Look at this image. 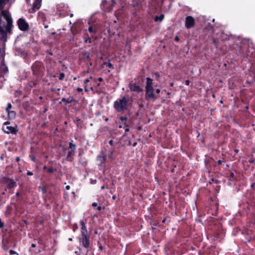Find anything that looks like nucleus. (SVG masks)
Listing matches in <instances>:
<instances>
[{
    "mask_svg": "<svg viewBox=\"0 0 255 255\" xmlns=\"http://www.w3.org/2000/svg\"><path fill=\"white\" fill-rule=\"evenodd\" d=\"M146 82L145 87V98L148 101H155L158 98L156 94L160 92L159 88L154 89L153 87V80L149 77L146 78Z\"/></svg>",
    "mask_w": 255,
    "mask_h": 255,
    "instance_id": "nucleus-1",
    "label": "nucleus"
},
{
    "mask_svg": "<svg viewBox=\"0 0 255 255\" xmlns=\"http://www.w3.org/2000/svg\"><path fill=\"white\" fill-rule=\"evenodd\" d=\"M128 100L127 97H122L114 102V108L118 112H124L128 109Z\"/></svg>",
    "mask_w": 255,
    "mask_h": 255,
    "instance_id": "nucleus-2",
    "label": "nucleus"
},
{
    "mask_svg": "<svg viewBox=\"0 0 255 255\" xmlns=\"http://www.w3.org/2000/svg\"><path fill=\"white\" fill-rule=\"evenodd\" d=\"M10 123L9 122H5L3 124L2 130L7 134H16L18 132L17 126L15 125L14 127L9 126Z\"/></svg>",
    "mask_w": 255,
    "mask_h": 255,
    "instance_id": "nucleus-3",
    "label": "nucleus"
},
{
    "mask_svg": "<svg viewBox=\"0 0 255 255\" xmlns=\"http://www.w3.org/2000/svg\"><path fill=\"white\" fill-rule=\"evenodd\" d=\"M44 69L43 64L39 61H35L31 66L32 74L36 76L40 75L43 72Z\"/></svg>",
    "mask_w": 255,
    "mask_h": 255,
    "instance_id": "nucleus-4",
    "label": "nucleus"
},
{
    "mask_svg": "<svg viewBox=\"0 0 255 255\" xmlns=\"http://www.w3.org/2000/svg\"><path fill=\"white\" fill-rule=\"evenodd\" d=\"M79 241L84 248L88 249L90 248V236L89 234L81 235Z\"/></svg>",
    "mask_w": 255,
    "mask_h": 255,
    "instance_id": "nucleus-5",
    "label": "nucleus"
},
{
    "mask_svg": "<svg viewBox=\"0 0 255 255\" xmlns=\"http://www.w3.org/2000/svg\"><path fill=\"white\" fill-rule=\"evenodd\" d=\"M17 25L18 28L23 31L27 30L29 29V24L23 18H20L18 19Z\"/></svg>",
    "mask_w": 255,
    "mask_h": 255,
    "instance_id": "nucleus-6",
    "label": "nucleus"
},
{
    "mask_svg": "<svg viewBox=\"0 0 255 255\" xmlns=\"http://www.w3.org/2000/svg\"><path fill=\"white\" fill-rule=\"evenodd\" d=\"M2 181L4 183H7L6 189H11L16 186V183L12 179L4 177L2 178Z\"/></svg>",
    "mask_w": 255,
    "mask_h": 255,
    "instance_id": "nucleus-7",
    "label": "nucleus"
},
{
    "mask_svg": "<svg viewBox=\"0 0 255 255\" xmlns=\"http://www.w3.org/2000/svg\"><path fill=\"white\" fill-rule=\"evenodd\" d=\"M195 21L194 17L192 16H187L185 18V26L186 28L190 29L194 26Z\"/></svg>",
    "mask_w": 255,
    "mask_h": 255,
    "instance_id": "nucleus-8",
    "label": "nucleus"
},
{
    "mask_svg": "<svg viewBox=\"0 0 255 255\" xmlns=\"http://www.w3.org/2000/svg\"><path fill=\"white\" fill-rule=\"evenodd\" d=\"M107 154L101 151L100 154L98 156V159L99 161V165L101 166L105 167V163L106 160Z\"/></svg>",
    "mask_w": 255,
    "mask_h": 255,
    "instance_id": "nucleus-9",
    "label": "nucleus"
},
{
    "mask_svg": "<svg viewBox=\"0 0 255 255\" xmlns=\"http://www.w3.org/2000/svg\"><path fill=\"white\" fill-rule=\"evenodd\" d=\"M129 88L131 91L139 93L143 91L142 89L136 83H130Z\"/></svg>",
    "mask_w": 255,
    "mask_h": 255,
    "instance_id": "nucleus-10",
    "label": "nucleus"
},
{
    "mask_svg": "<svg viewBox=\"0 0 255 255\" xmlns=\"http://www.w3.org/2000/svg\"><path fill=\"white\" fill-rule=\"evenodd\" d=\"M29 251L32 254H38L41 253V248L36 245L35 243H32L31 245V247L29 248Z\"/></svg>",
    "mask_w": 255,
    "mask_h": 255,
    "instance_id": "nucleus-11",
    "label": "nucleus"
},
{
    "mask_svg": "<svg viewBox=\"0 0 255 255\" xmlns=\"http://www.w3.org/2000/svg\"><path fill=\"white\" fill-rule=\"evenodd\" d=\"M41 1L39 0H35L33 3L32 7L29 9V12L30 13L35 12L37 10L39 9L41 6Z\"/></svg>",
    "mask_w": 255,
    "mask_h": 255,
    "instance_id": "nucleus-12",
    "label": "nucleus"
},
{
    "mask_svg": "<svg viewBox=\"0 0 255 255\" xmlns=\"http://www.w3.org/2000/svg\"><path fill=\"white\" fill-rule=\"evenodd\" d=\"M80 224L81 226V235H88V231L85 223L83 220H80Z\"/></svg>",
    "mask_w": 255,
    "mask_h": 255,
    "instance_id": "nucleus-13",
    "label": "nucleus"
},
{
    "mask_svg": "<svg viewBox=\"0 0 255 255\" xmlns=\"http://www.w3.org/2000/svg\"><path fill=\"white\" fill-rule=\"evenodd\" d=\"M75 102H76V100L74 98L72 97H69L68 98H63L59 103L62 104V102H64L65 105H67L68 104H71Z\"/></svg>",
    "mask_w": 255,
    "mask_h": 255,
    "instance_id": "nucleus-14",
    "label": "nucleus"
},
{
    "mask_svg": "<svg viewBox=\"0 0 255 255\" xmlns=\"http://www.w3.org/2000/svg\"><path fill=\"white\" fill-rule=\"evenodd\" d=\"M83 59H85V62H90L91 59L90 56V53L88 51H85L82 52Z\"/></svg>",
    "mask_w": 255,
    "mask_h": 255,
    "instance_id": "nucleus-15",
    "label": "nucleus"
},
{
    "mask_svg": "<svg viewBox=\"0 0 255 255\" xmlns=\"http://www.w3.org/2000/svg\"><path fill=\"white\" fill-rule=\"evenodd\" d=\"M12 211V207L11 206L7 205L6 207L5 211V215L6 216L8 217L11 215Z\"/></svg>",
    "mask_w": 255,
    "mask_h": 255,
    "instance_id": "nucleus-16",
    "label": "nucleus"
},
{
    "mask_svg": "<svg viewBox=\"0 0 255 255\" xmlns=\"http://www.w3.org/2000/svg\"><path fill=\"white\" fill-rule=\"evenodd\" d=\"M43 170H46L47 172L48 173H52L54 171H57L56 168H54L53 167L51 166L49 167H47L46 165H44L43 167Z\"/></svg>",
    "mask_w": 255,
    "mask_h": 255,
    "instance_id": "nucleus-17",
    "label": "nucleus"
},
{
    "mask_svg": "<svg viewBox=\"0 0 255 255\" xmlns=\"http://www.w3.org/2000/svg\"><path fill=\"white\" fill-rule=\"evenodd\" d=\"M9 119L12 120L15 118L16 113L13 111H9L7 112Z\"/></svg>",
    "mask_w": 255,
    "mask_h": 255,
    "instance_id": "nucleus-18",
    "label": "nucleus"
},
{
    "mask_svg": "<svg viewBox=\"0 0 255 255\" xmlns=\"http://www.w3.org/2000/svg\"><path fill=\"white\" fill-rule=\"evenodd\" d=\"M88 31L92 33L91 36L92 37H94L93 34H96V33L97 31V29L95 27H94L92 26H89V27L88 28Z\"/></svg>",
    "mask_w": 255,
    "mask_h": 255,
    "instance_id": "nucleus-19",
    "label": "nucleus"
},
{
    "mask_svg": "<svg viewBox=\"0 0 255 255\" xmlns=\"http://www.w3.org/2000/svg\"><path fill=\"white\" fill-rule=\"evenodd\" d=\"M228 179L230 181H235L237 180V178L233 172H230L228 175Z\"/></svg>",
    "mask_w": 255,
    "mask_h": 255,
    "instance_id": "nucleus-20",
    "label": "nucleus"
},
{
    "mask_svg": "<svg viewBox=\"0 0 255 255\" xmlns=\"http://www.w3.org/2000/svg\"><path fill=\"white\" fill-rule=\"evenodd\" d=\"M164 18V15L161 14L159 16H155L154 17V21L157 22L158 21H161Z\"/></svg>",
    "mask_w": 255,
    "mask_h": 255,
    "instance_id": "nucleus-21",
    "label": "nucleus"
},
{
    "mask_svg": "<svg viewBox=\"0 0 255 255\" xmlns=\"http://www.w3.org/2000/svg\"><path fill=\"white\" fill-rule=\"evenodd\" d=\"M69 148L71 149V150H72L73 151H75L76 150V145L73 143L72 142H70Z\"/></svg>",
    "mask_w": 255,
    "mask_h": 255,
    "instance_id": "nucleus-22",
    "label": "nucleus"
},
{
    "mask_svg": "<svg viewBox=\"0 0 255 255\" xmlns=\"http://www.w3.org/2000/svg\"><path fill=\"white\" fill-rule=\"evenodd\" d=\"M213 43L214 44V46L217 48H219V40L216 38H214L213 40Z\"/></svg>",
    "mask_w": 255,
    "mask_h": 255,
    "instance_id": "nucleus-23",
    "label": "nucleus"
},
{
    "mask_svg": "<svg viewBox=\"0 0 255 255\" xmlns=\"http://www.w3.org/2000/svg\"><path fill=\"white\" fill-rule=\"evenodd\" d=\"M5 0H0V10L3 8Z\"/></svg>",
    "mask_w": 255,
    "mask_h": 255,
    "instance_id": "nucleus-24",
    "label": "nucleus"
},
{
    "mask_svg": "<svg viewBox=\"0 0 255 255\" xmlns=\"http://www.w3.org/2000/svg\"><path fill=\"white\" fill-rule=\"evenodd\" d=\"M91 37H92L91 36L89 37V36H88V38H86V36H85L84 37V38H85V40H84L85 43H91L92 42Z\"/></svg>",
    "mask_w": 255,
    "mask_h": 255,
    "instance_id": "nucleus-25",
    "label": "nucleus"
},
{
    "mask_svg": "<svg viewBox=\"0 0 255 255\" xmlns=\"http://www.w3.org/2000/svg\"><path fill=\"white\" fill-rule=\"evenodd\" d=\"M153 75L155 76V79L157 81H159L160 75L158 72H154Z\"/></svg>",
    "mask_w": 255,
    "mask_h": 255,
    "instance_id": "nucleus-26",
    "label": "nucleus"
},
{
    "mask_svg": "<svg viewBox=\"0 0 255 255\" xmlns=\"http://www.w3.org/2000/svg\"><path fill=\"white\" fill-rule=\"evenodd\" d=\"M114 152V149L111 150V151H110V153L108 155V157L109 158L112 159H115L113 157Z\"/></svg>",
    "mask_w": 255,
    "mask_h": 255,
    "instance_id": "nucleus-27",
    "label": "nucleus"
},
{
    "mask_svg": "<svg viewBox=\"0 0 255 255\" xmlns=\"http://www.w3.org/2000/svg\"><path fill=\"white\" fill-rule=\"evenodd\" d=\"M65 76V75L64 73H62V72L60 73L59 77V80L60 81H62L64 79Z\"/></svg>",
    "mask_w": 255,
    "mask_h": 255,
    "instance_id": "nucleus-28",
    "label": "nucleus"
},
{
    "mask_svg": "<svg viewBox=\"0 0 255 255\" xmlns=\"http://www.w3.org/2000/svg\"><path fill=\"white\" fill-rule=\"evenodd\" d=\"M75 151H73L72 150H70L68 152V154H67V159H69L71 157V156L73 155V153Z\"/></svg>",
    "mask_w": 255,
    "mask_h": 255,
    "instance_id": "nucleus-29",
    "label": "nucleus"
},
{
    "mask_svg": "<svg viewBox=\"0 0 255 255\" xmlns=\"http://www.w3.org/2000/svg\"><path fill=\"white\" fill-rule=\"evenodd\" d=\"M37 84V81H31L30 82V85L31 87H35Z\"/></svg>",
    "mask_w": 255,
    "mask_h": 255,
    "instance_id": "nucleus-30",
    "label": "nucleus"
},
{
    "mask_svg": "<svg viewBox=\"0 0 255 255\" xmlns=\"http://www.w3.org/2000/svg\"><path fill=\"white\" fill-rule=\"evenodd\" d=\"M39 189L41 190L43 194H45L47 192V189L46 187H39Z\"/></svg>",
    "mask_w": 255,
    "mask_h": 255,
    "instance_id": "nucleus-31",
    "label": "nucleus"
},
{
    "mask_svg": "<svg viewBox=\"0 0 255 255\" xmlns=\"http://www.w3.org/2000/svg\"><path fill=\"white\" fill-rule=\"evenodd\" d=\"M12 105L10 103H8L7 105V107L6 108V112H7L10 111V109L11 108Z\"/></svg>",
    "mask_w": 255,
    "mask_h": 255,
    "instance_id": "nucleus-32",
    "label": "nucleus"
},
{
    "mask_svg": "<svg viewBox=\"0 0 255 255\" xmlns=\"http://www.w3.org/2000/svg\"><path fill=\"white\" fill-rule=\"evenodd\" d=\"M120 120L122 122H126V121H127L128 118H127V117H123V116H122V117H120Z\"/></svg>",
    "mask_w": 255,
    "mask_h": 255,
    "instance_id": "nucleus-33",
    "label": "nucleus"
},
{
    "mask_svg": "<svg viewBox=\"0 0 255 255\" xmlns=\"http://www.w3.org/2000/svg\"><path fill=\"white\" fill-rule=\"evenodd\" d=\"M9 253L10 255H18V254L17 252H16L15 251L12 250H9Z\"/></svg>",
    "mask_w": 255,
    "mask_h": 255,
    "instance_id": "nucleus-34",
    "label": "nucleus"
},
{
    "mask_svg": "<svg viewBox=\"0 0 255 255\" xmlns=\"http://www.w3.org/2000/svg\"><path fill=\"white\" fill-rule=\"evenodd\" d=\"M45 52H46V53H47V54H49V55H51V56L53 55V52H52V51L51 49H48V50H46V51H45Z\"/></svg>",
    "mask_w": 255,
    "mask_h": 255,
    "instance_id": "nucleus-35",
    "label": "nucleus"
},
{
    "mask_svg": "<svg viewBox=\"0 0 255 255\" xmlns=\"http://www.w3.org/2000/svg\"><path fill=\"white\" fill-rule=\"evenodd\" d=\"M107 66L112 70H113L115 68L114 65L110 62H108Z\"/></svg>",
    "mask_w": 255,
    "mask_h": 255,
    "instance_id": "nucleus-36",
    "label": "nucleus"
},
{
    "mask_svg": "<svg viewBox=\"0 0 255 255\" xmlns=\"http://www.w3.org/2000/svg\"><path fill=\"white\" fill-rule=\"evenodd\" d=\"M115 142L113 140V139H111L109 141V143L112 146H115Z\"/></svg>",
    "mask_w": 255,
    "mask_h": 255,
    "instance_id": "nucleus-37",
    "label": "nucleus"
},
{
    "mask_svg": "<svg viewBox=\"0 0 255 255\" xmlns=\"http://www.w3.org/2000/svg\"><path fill=\"white\" fill-rule=\"evenodd\" d=\"M225 162V160L224 159V162ZM223 161L222 160H218L217 162V163L219 164V165H221L223 164Z\"/></svg>",
    "mask_w": 255,
    "mask_h": 255,
    "instance_id": "nucleus-38",
    "label": "nucleus"
},
{
    "mask_svg": "<svg viewBox=\"0 0 255 255\" xmlns=\"http://www.w3.org/2000/svg\"><path fill=\"white\" fill-rule=\"evenodd\" d=\"M26 174H27V175H28V176H32V175H33V172H31V171H28L27 172Z\"/></svg>",
    "mask_w": 255,
    "mask_h": 255,
    "instance_id": "nucleus-39",
    "label": "nucleus"
},
{
    "mask_svg": "<svg viewBox=\"0 0 255 255\" xmlns=\"http://www.w3.org/2000/svg\"><path fill=\"white\" fill-rule=\"evenodd\" d=\"M190 80H185V84L186 85L189 86L190 85Z\"/></svg>",
    "mask_w": 255,
    "mask_h": 255,
    "instance_id": "nucleus-40",
    "label": "nucleus"
},
{
    "mask_svg": "<svg viewBox=\"0 0 255 255\" xmlns=\"http://www.w3.org/2000/svg\"><path fill=\"white\" fill-rule=\"evenodd\" d=\"M90 82L89 79H86L84 80V83L86 85Z\"/></svg>",
    "mask_w": 255,
    "mask_h": 255,
    "instance_id": "nucleus-41",
    "label": "nucleus"
},
{
    "mask_svg": "<svg viewBox=\"0 0 255 255\" xmlns=\"http://www.w3.org/2000/svg\"><path fill=\"white\" fill-rule=\"evenodd\" d=\"M123 128L125 129V132H128L129 130L128 127H123Z\"/></svg>",
    "mask_w": 255,
    "mask_h": 255,
    "instance_id": "nucleus-42",
    "label": "nucleus"
},
{
    "mask_svg": "<svg viewBox=\"0 0 255 255\" xmlns=\"http://www.w3.org/2000/svg\"><path fill=\"white\" fill-rule=\"evenodd\" d=\"M4 226V223L1 222V220H0V228H3Z\"/></svg>",
    "mask_w": 255,
    "mask_h": 255,
    "instance_id": "nucleus-43",
    "label": "nucleus"
},
{
    "mask_svg": "<svg viewBox=\"0 0 255 255\" xmlns=\"http://www.w3.org/2000/svg\"><path fill=\"white\" fill-rule=\"evenodd\" d=\"M123 123H124V125L125 126L124 127H129V125L127 123V121L124 122Z\"/></svg>",
    "mask_w": 255,
    "mask_h": 255,
    "instance_id": "nucleus-44",
    "label": "nucleus"
},
{
    "mask_svg": "<svg viewBox=\"0 0 255 255\" xmlns=\"http://www.w3.org/2000/svg\"><path fill=\"white\" fill-rule=\"evenodd\" d=\"M77 91L78 92H82L83 91V89L81 88H77Z\"/></svg>",
    "mask_w": 255,
    "mask_h": 255,
    "instance_id": "nucleus-45",
    "label": "nucleus"
},
{
    "mask_svg": "<svg viewBox=\"0 0 255 255\" xmlns=\"http://www.w3.org/2000/svg\"><path fill=\"white\" fill-rule=\"evenodd\" d=\"M180 40L179 37L178 36H176L174 38V40L176 41H179Z\"/></svg>",
    "mask_w": 255,
    "mask_h": 255,
    "instance_id": "nucleus-46",
    "label": "nucleus"
},
{
    "mask_svg": "<svg viewBox=\"0 0 255 255\" xmlns=\"http://www.w3.org/2000/svg\"><path fill=\"white\" fill-rule=\"evenodd\" d=\"M251 187L252 189H255V183H253L251 185Z\"/></svg>",
    "mask_w": 255,
    "mask_h": 255,
    "instance_id": "nucleus-47",
    "label": "nucleus"
},
{
    "mask_svg": "<svg viewBox=\"0 0 255 255\" xmlns=\"http://www.w3.org/2000/svg\"><path fill=\"white\" fill-rule=\"evenodd\" d=\"M92 206L94 207H97L98 206V204L96 202H94L92 203Z\"/></svg>",
    "mask_w": 255,
    "mask_h": 255,
    "instance_id": "nucleus-48",
    "label": "nucleus"
},
{
    "mask_svg": "<svg viewBox=\"0 0 255 255\" xmlns=\"http://www.w3.org/2000/svg\"><path fill=\"white\" fill-rule=\"evenodd\" d=\"M19 195H20V193H19V192H16V194H15V195L14 197H18Z\"/></svg>",
    "mask_w": 255,
    "mask_h": 255,
    "instance_id": "nucleus-49",
    "label": "nucleus"
},
{
    "mask_svg": "<svg viewBox=\"0 0 255 255\" xmlns=\"http://www.w3.org/2000/svg\"><path fill=\"white\" fill-rule=\"evenodd\" d=\"M98 80L100 82H101L103 81V78L102 77H99L98 79Z\"/></svg>",
    "mask_w": 255,
    "mask_h": 255,
    "instance_id": "nucleus-50",
    "label": "nucleus"
},
{
    "mask_svg": "<svg viewBox=\"0 0 255 255\" xmlns=\"http://www.w3.org/2000/svg\"><path fill=\"white\" fill-rule=\"evenodd\" d=\"M30 159L33 161H35V157L34 156H30Z\"/></svg>",
    "mask_w": 255,
    "mask_h": 255,
    "instance_id": "nucleus-51",
    "label": "nucleus"
},
{
    "mask_svg": "<svg viewBox=\"0 0 255 255\" xmlns=\"http://www.w3.org/2000/svg\"><path fill=\"white\" fill-rule=\"evenodd\" d=\"M20 157L17 156L15 158V160L17 161V162H19L20 161Z\"/></svg>",
    "mask_w": 255,
    "mask_h": 255,
    "instance_id": "nucleus-52",
    "label": "nucleus"
},
{
    "mask_svg": "<svg viewBox=\"0 0 255 255\" xmlns=\"http://www.w3.org/2000/svg\"><path fill=\"white\" fill-rule=\"evenodd\" d=\"M101 209H102V207H101V206H97V210H98V211H101Z\"/></svg>",
    "mask_w": 255,
    "mask_h": 255,
    "instance_id": "nucleus-53",
    "label": "nucleus"
},
{
    "mask_svg": "<svg viewBox=\"0 0 255 255\" xmlns=\"http://www.w3.org/2000/svg\"><path fill=\"white\" fill-rule=\"evenodd\" d=\"M46 60H48L49 61H51L52 60V59L48 56H46Z\"/></svg>",
    "mask_w": 255,
    "mask_h": 255,
    "instance_id": "nucleus-54",
    "label": "nucleus"
},
{
    "mask_svg": "<svg viewBox=\"0 0 255 255\" xmlns=\"http://www.w3.org/2000/svg\"><path fill=\"white\" fill-rule=\"evenodd\" d=\"M3 249H4V250H5V251H6V250L8 249L7 247L6 246H5V245H4V246H3Z\"/></svg>",
    "mask_w": 255,
    "mask_h": 255,
    "instance_id": "nucleus-55",
    "label": "nucleus"
},
{
    "mask_svg": "<svg viewBox=\"0 0 255 255\" xmlns=\"http://www.w3.org/2000/svg\"><path fill=\"white\" fill-rule=\"evenodd\" d=\"M70 188V187L69 185H67V186H66V190H69Z\"/></svg>",
    "mask_w": 255,
    "mask_h": 255,
    "instance_id": "nucleus-56",
    "label": "nucleus"
},
{
    "mask_svg": "<svg viewBox=\"0 0 255 255\" xmlns=\"http://www.w3.org/2000/svg\"><path fill=\"white\" fill-rule=\"evenodd\" d=\"M6 190H7V189H6V188H5V189H4V191H3V192L1 193V194H2V195H5V191H6Z\"/></svg>",
    "mask_w": 255,
    "mask_h": 255,
    "instance_id": "nucleus-57",
    "label": "nucleus"
},
{
    "mask_svg": "<svg viewBox=\"0 0 255 255\" xmlns=\"http://www.w3.org/2000/svg\"><path fill=\"white\" fill-rule=\"evenodd\" d=\"M116 198H117V197H116V195H113V196H112V199H113V200H116Z\"/></svg>",
    "mask_w": 255,
    "mask_h": 255,
    "instance_id": "nucleus-58",
    "label": "nucleus"
},
{
    "mask_svg": "<svg viewBox=\"0 0 255 255\" xmlns=\"http://www.w3.org/2000/svg\"><path fill=\"white\" fill-rule=\"evenodd\" d=\"M165 222H166V219H163V220H162V222L163 223H165Z\"/></svg>",
    "mask_w": 255,
    "mask_h": 255,
    "instance_id": "nucleus-59",
    "label": "nucleus"
},
{
    "mask_svg": "<svg viewBox=\"0 0 255 255\" xmlns=\"http://www.w3.org/2000/svg\"><path fill=\"white\" fill-rule=\"evenodd\" d=\"M254 161L253 160H249V162L250 163H253V162H254Z\"/></svg>",
    "mask_w": 255,
    "mask_h": 255,
    "instance_id": "nucleus-60",
    "label": "nucleus"
},
{
    "mask_svg": "<svg viewBox=\"0 0 255 255\" xmlns=\"http://www.w3.org/2000/svg\"><path fill=\"white\" fill-rule=\"evenodd\" d=\"M105 188V186H104V185H103V186H102L101 187V190H103V189H104Z\"/></svg>",
    "mask_w": 255,
    "mask_h": 255,
    "instance_id": "nucleus-61",
    "label": "nucleus"
},
{
    "mask_svg": "<svg viewBox=\"0 0 255 255\" xmlns=\"http://www.w3.org/2000/svg\"><path fill=\"white\" fill-rule=\"evenodd\" d=\"M108 62H104L103 63V64H104V65H108Z\"/></svg>",
    "mask_w": 255,
    "mask_h": 255,
    "instance_id": "nucleus-62",
    "label": "nucleus"
},
{
    "mask_svg": "<svg viewBox=\"0 0 255 255\" xmlns=\"http://www.w3.org/2000/svg\"><path fill=\"white\" fill-rule=\"evenodd\" d=\"M99 249L102 250L103 249V247L101 245L100 247H99Z\"/></svg>",
    "mask_w": 255,
    "mask_h": 255,
    "instance_id": "nucleus-63",
    "label": "nucleus"
},
{
    "mask_svg": "<svg viewBox=\"0 0 255 255\" xmlns=\"http://www.w3.org/2000/svg\"><path fill=\"white\" fill-rule=\"evenodd\" d=\"M87 62L89 64V65L90 66H92V62H91V61L90 62Z\"/></svg>",
    "mask_w": 255,
    "mask_h": 255,
    "instance_id": "nucleus-64",
    "label": "nucleus"
}]
</instances>
